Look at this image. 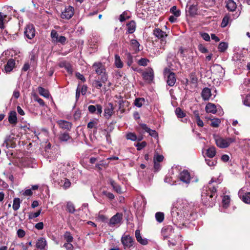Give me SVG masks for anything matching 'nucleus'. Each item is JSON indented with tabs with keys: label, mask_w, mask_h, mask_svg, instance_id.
I'll return each instance as SVG.
<instances>
[{
	"label": "nucleus",
	"mask_w": 250,
	"mask_h": 250,
	"mask_svg": "<svg viewBox=\"0 0 250 250\" xmlns=\"http://www.w3.org/2000/svg\"><path fill=\"white\" fill-rule=\"evenodd\" d=\"M217 197V189L215 187L206 188L202 192V202L205 206L208 207L215 205Z\"/></svg>",
	"instance_id": "nucleus-1"
},
{
	"label": "nucleus",
	"mask_w": 250,
	"mask_h": 250,
	"mask_svg": "<svg viewBox=\"0 0 250 250\" xmlns=\"http://www.w3.org/2000/svg\"><path fill=\"white\" fill-rule=\"evenodd\" d=\"M164 75L167 77V84L169 86H173L176 81L175 74L171 72L169 69L166 68L164 70Z\"/></svg>",
	"instance_id": "nucleus-2"
},
{
	"label": "nucleus",
	"mask_w": 250,
	"mask_h": 250,
	"mask_svg": "<svg viewBox=\"0 0 250 250\" xmlns=\"http://www.w3.org/2000/svg\"><path fill=\"white\" fill-rule=\"evenodd\" d=\"M24 34L25 37L29 39H32L34 38L36 34V30L33 24H29L27 25L25 28Z\"/></svg>",
	"instance_id": "nucleus-3"
},
{
	"label": "nucleus",
	"mask_w": 250,
	"mask_h": 250,
	"mask_svg": "<svg viewBox=\"0 0 250 250\" xmlns=\"http://www.w3.org/2000/svg\"><path fill=\"white\" fill-rule=\"evenodd\" d=\"M17 138L15 137L14 134H11L6 136L4 141V144H5L6 147L8 148H15L16 146Z\"/></svg>",
	"instance_id": "nucleus-4"
},
{
	"label": "nucleus",
	"mask_w": 250,
	"mask_h": 250,
	"mask_svg": "<svg viewBox=\"0 0 250 250\" xmlns=\"http://www.w3.org/2000/svg\"><path fill=\"white\" fill-rule=\"evenodd\" d=\"M143 79L148 83H151L154 77V71L152 68L148 67L146 71L142 73Z\"/></svg>",
	"instance_id": "nucleus-5"
},
{
	"label": "nucleus",
	"mask_w": 250,
	"mask_h": 250,
	"mask_svg": "<svg viewBox=\"0 0 250 250\" xmlns=\"http://www.w3.org/2000/svg\"><path fill=\"white\" fill-rule=\"evenodd\" d=\"M123 219V214L122 213H117L113 215L110 219L108 225L110 227L115 226L116 225L120 224Z\"/></svg>",
	"instance_id": "nucleus-6"
},
{
	"label": "nucleus",
	"mask_w": 250,
	"mask_h": 250,
	"mask_svg": "<svg viewBox=\"0 0 250 250\" xmlns=\"http://www.w3.org/2000/svg\"><path fill=\"white\" fill-rule=\"evenodd\" d=\"M74 9L72 6H69L65 8V10L62 12L61 18L63 19L69 20L72 18L74 13Z\"/></svg>",
	"instance_id": "nucleus-7"
},
{
	"label": "nucleus",
	"mask_w": 250,
	"mask_h": 250,
	"mask_svg": "<svg viewBox=\"0 0 250 250\" xmlns=\"http://www.w3.org/2000/svg\"><path fill=\"white\" fill-rule=\"evenodd\" d=\"M122 244L125 248H129L133 246V239L129 235H124L121 238Z\"/></svg>",
	"instance_id": "nucleus-8"
},
{
	"label": "nucleus",
	"mask_w": 250,
	"mask_h": 250,
	"mask_svg": "<svg viewBox=\"0 0 250 250\" xmlns=\"http://www.w3.org/2000/svg\"><path fill=\"white\" fill-rule=\"evenodd\" d=\"M153 34L157 38L161 40L162 43L163 42H164L165 44L166 43L165 38L167 37V35L165 32L162 31V29L159 28H155L153 30Z\"/></svg>",
	"instance_id": "nucleus-9"
},
{
	"label": "nucleus",
	"mask_w": 250,
	"mask_h": 250,
	"mask_svg": "<svg viewBox=\"0 0 250 250\" xmlns=\"http://www.w3.org/2000/svg\"><path fill=\"white\" fill-rule=\"evenodd\" d=\"M114 108L113 104L111 103H109L105 107L104 109V116L107 119H109L114 113Z\"/></svg>",
	"instance_id": "nucleus-10"
},
{
	"label": "nucleus",
	"mask_w": 250,
	"mask_h": 250,
	"mask_svg": "<svg viewBox=\"0 0 250 250\" xmlns=\"http://www.w3.org/2000/svg\"><path fill=\"white\" fill-rule=\"evenodd\" d=\"M59 127L66 131H70L72 127V124L68 121L60 120L57 122Z\"/></svg>",
	"instance_id": "nucleus-11"
},
{
	"label": "nucleus",
	"mask_w": 250,
	"mask_h": 250,
	"mask_svg": "<svg viewBox=\"0 0 250 250\" xmlns=\"http://www.w3.org/2000/svg\"><path fill=\"white\" fill-rule=\"evenodd\" d=\"M88 110L91 114L96 113L101 115L103 111V107L99 104H97L96 105H90L88 107Z\"/></svg>",
	"instance_id": "nucleus-12"
},
{
	"label": "nucleus",
	"mask_w": 250,
	"mask_h": 250,
	"mask_svg": "<svg viewBox=\"0 0 250 250\" xmlns=\"http://www.w3.org/2000/svg\"><path fill=\"white\" fill-rule=\"evenodd\" d=\"M179 179L181 181L188 184L190 182L191 177L189 172L187 170H184L180 172Z\"/></svg>",
	"instance_id": "nucleus-13"
},
{
	"label": "nucleus",
	"mask_w": 250,
	"mask_h": 250,
	"mask_svg": "<svg viewBox=\"0 0 250 250\" xmlns=\"http://www.w3.org/2000/svg\"><path fill=\"white\" fill-rule=\"evenodd\" d=\"M174 233V229L172 226L168 225L164 227L162 229V234L164 237V239H167L172 234Z\"/></svg>",
	"instance_id": "nucleus-14"
},
{
	"label": "nucleus",
	"mask_w": 250,
	"mask_h": 250,
	"mask_svg": "<svg viewBox=\"0 0 250 250\" xmlns=\"http://www.w3.org/2000/svg\"><path fill=\"white\" fill-rule=\"evenodd\" d=\"M92 67L98 75H101L105 72V67L101 62H95L93 64Z\"/></svg>",
	"instance_id": "nucleus-15"
},
{
	"label": "nucleus",
	"mask_w": 250,
	"mask_h": 250,
	"mask_svg": "<svg viewBox=\"0 0 250 250\" xmlns=\"http://www.w3.org/2000/svg\"><path fill=\"white\" fill-rule=\"evenodd\" d=\"M215 143L217 146L220 148H227L229 146V143L227 142L226 139L221 137H217L215 138Z\"/></svg>",
	"instance_id": "nucleus-16"
},
{
	"label": "nucleus",
	"mask_w": 250,
	"mask_h": 250,
	"mask_svg": "<svg viewBox=\"0 0 250 250\" xmlns=\"http://www.w3.org/2000/svg\"><path fill=\"white\" fill-rule=\"evenodd\" d=\"M8 122L13 125H16L18 123L17 113L15 111H11L8 114Z\"/></svg>",
	"instance_id": "nucleus-17"
},
{
	"label": "nucleus",
	"mask_w": 250,
	"mask_h": 250,
	"mask_svg": "<svg viewBox=\"0 0 250 250\" xmlns=\"http://www.w3.org/2000/svg\"><path fill=\"white\" fill-rule=\"evenodd\" d=\"M198 11V4L197 2L196 3H193L191 5L189 6L188 8V10L187 11L188 12L189 15L191 17H193L195 15H197Z\"/></svg>",
	"instance_id": "nucleus-18"
},
{
	"label": "nucleus",
	"mask_w": 250,
	"mask_h": 250,
	"mask_svg": "<svg viewBox=\"0 0 250 250\" xmlns=\"http://www.w3.org/2000/svg\"><path fill=\"white\" fill-rule=\"evenodd\" d=\"M15 66V61L13 59H10L5 65L4 69L6 73L11 72Z\"/></svg>",
	"instance_id": "nucleus-19"
},
{
	"label": "nucleus",
	"mask_w": 250,
	"mask_h": 250,
	"mask_svg": "<svg viewBox=\"0 0 250 250\" xmlns=\"http://www.w3.org/2000/svg\"><path fill=\"white\" fill-rule=\"evenodd\" d=\"M58 139L60 142H67L69 140H71V142L73 141V139L67 132H60Z\"/></svg>",
	"instance_id": "nucleus-20"
},
{
	"label": "nucleus",
	"mask_w": 250,
	"mask_h": 250,
	"mask_svg": "<svg viewBox=\"0 0 250 250\" xmlns=\"http://www.w3.org/2000/svg\"><path fill=\"white\" fill-rule=\"evenodd\" d=\"M127 30L126 33L132 34L136 30V25L134 21L132 20L126 24Z\"/></svg>",
	"instance_id": "nucleus-21"
},
{
	"label": "nucleus",
	"mask_w": 250,
	"mask_h": 250,
	"mask_svg": "<svg viewBox=\"0 0 250 250\" xmlns=\"http://www.w3.org/2000/svg\"><path fill=\"white\" fill-rule=\"evenodd\" d=\"M239 196L244 203L250 204V192H246L243 194L239 193Z\"/></svg>",
	"instance_id": "nucleus-22"
},
{
	"label": "nucleus",
	"mask_w": 250,
	"mask_h": 250,
	"mask_svg": "<svg viewBox=\"0 0 250 250\" xmlns=\"http://www.w3.org/2000/svg\"><path fill=\"white\" fill-rule=\"evenodd\" d=\"M135 234L137 241L141 244L146 245L148 244V241L146 239H143L142 238L140 231L139 229L136 230Z\"/></svg>",
	"instance_id": "nucleus-23"
},
{
	"label": "nucleus",
	"mask_w": 250,
	"mask_h": 250,
	"mask_svg": "<svg viewBox=\"0 0 250 250\" xmlns=\"http://www.w3.org/2000/svg\"><path fill=\"white\" fill-rule=\"evenodd\" d=\"M226 7L229 11L234 12L236 9L237 5L233 0H228L226 1Z\"/></svg>",
	"instance_id": "nucleus-24"
},
{
	"label": "nucleus",
	"mask_w": 250,
	"mask_h": 250,
	"mask_svg": "<svg viewBox=\"0 0 250 250\" xmlns=\"http://www.w3.org/2000/svg\"><path fill=\"white\" fill-rule=\"evenodd\" d=\"M202 97L204 100H208L211 97V90L208 87L204 88L201 93Z\"/></svg>",
	"instance_id": "nucleus-25"
},
{
	"label": "nucleus",
	"mask_w": 250,
	"mask_h": 250,
	"mask_svg": "<svg viewBox=\"0 0 250 250\" xmlns=\"http://www.w3.org/2000/svg\"><path fill=\"white\" fill-rule=\"evenodd\" d=\"M206 111L208 113L215 114L216 112V106L212 103H209L206 106Z\"/></svg>",
	"instance_id": "nucleus-26"
},
{
	"label": "nucleus",
	"mask_w": 250,
	"mask_h": 250,
	"mask_svg": "<svg viewBox=\"0 0 250 250\" xmlns=\"http://www.w3.org/2000/svg\"><path fill=\"white\" fill-rule=\"evenodd\" d=\"M46 245V241L44 238H40L36 243V247L40 250L44 249Z\"/></svg>",
	"instance_id": "nucleus-27"
},
{
	"label": "nucleus",
	"mask_w": 250,
	"mask_h": 250,
	"mask_svg": "<svg viewBox=\"0 0 250 250\" xmlns=\"http://www.w3.org/2000/svg\"><path fill=\"white\" fill-rule=\"evenodd\" d=\"M130 45L135 53H138L140 51L139 48L140 44L136 40L132 39L130 41Z\"/></svg>",
	"instance_id": "nucleus-28"
},
{
	"label": "nucleus",
	"mask_w": 250,
	"mask_h": 250,
	"mask_svg": "<svg viewBox=\"0 0 250 250\" xmlns=\"http://www.w3.org/2000/svg\"><path fill=\"white\" fill-rule=\"evenodd\" d=\"M38 89L39 93L40 94V95L46 98H49L50 94L49 91L47 89H46L41 86H39Z\"/></svg>",
	"instance_id": "nucleus-29"
},
{
	"label": "nucleus",
	"mask_w": 250,
	"mask_h": 250,
	"mask_svg": "<svg viewBox=\"0 0 250 250\" xmlns=\"http://www.w3.org/2000/svg\"><path fill=\"white\" fill-rule=\"evenodd\" d=\"M216 153L215 147L214 146H211L207 149L206 154L208 157L212 158L215 156Z\"/></svg>",
	"instance_id": "nucleus-30"
},
{
	"label": "nucleus",
	"mask_w": 250,
	"mask_h": 250,
	"mask_svg": "<svg viewBox=\"0 0 250 250\" xmlns=\"http://www.w3.org/2000/svg\"><path fill=\"white\" fill-rule=\"evenodd\" d=\"M230 20V15L228 14H226L224 18L222 19L221 23V26L223 28L226 27L229 21Z\"/></svg>",
	"instance_id": "nucleus-31"
},
{
	"label": "nucleus",
	"mask_w": 250,
	"mask_h": 250,
	"mask_svg": "<svg viewBox=\"0 0 250 250\" xmlns=\"http://www.w3.org/2000/svg\"><path fill=\"white\" fill-rule=\"evenodd\" d=\"M66 210L70 213H74L75 211V206L71 202H68L66 203Z\"/></svg>",
	"instance_id": "nucleus-32"
},
{
	"label": "nucleus",
	"mask_w": 250,
	"mask_h": 250,
	"mask_svg": "<svg viewBox=\"0 0 250 250\" xmlns=\"http://www.w3.org/2000/svg\"><path fill=\"white\" fill-rule=\"evenodd\" d=\"M194 115H195L197 125L200 127L203 126L204 123L202 121V120L200 119L199 112L197 110L194 111Z\"/></svg>",
	"instance_id": "nucleus-33"
},
{
	"label": "nucleus",
	"mask_w": 250,
	"mask_h": 250,
	"mask_svg": "<svg viewBox=\"0 0 250 250\" xmlns=\"http://www.w3.org/2000/svg\"><path fill=\"white\" fill-rule=\"evenodd\" d=\"M175 114L179 118H183L186 116V113L180 107H177L175 110Z\"/></svg>",
	"instance_id": "nucleus-34"
},
{
	"label": "nucleus",
	"mask_w": 250,
	"mask_h": 250,
	"mask_svg": "<svg viewBox=\"0 0 250 250\" xmlns=\"http://www.w3.org/2000/svg\"><path fill=\"white\" fill-rule=\"evenodd\" d=\"M111 185L113 187L114 190L116 191L118 193H122L123 192L121 190V186L115 182L114 181H111L110 182Z\"/></svg>",
	"instance_id": "nucleus-35"
},
{
	"label": "nucleus",
	"mask_w": 250,
	"mask_h": 250,
	"mask_svg": "<svg viewBox=\"0 0 250 250\" xmlns=\"http://www.w3.org/2000/svg\"><path fill=\"white\" fill-rule=\"evenodd\" d=\"M125 55V59L126 60L127 65L128 66H130L133 62L132 56L129 52H126Z\"/></svg>",
	"instance_id": "nucleus-36"
},
{
	"label": "nucleus",
	"mask_w": 250,
	"mask_h": 250,
	"mask_svg": "<svg viewBox=\"0 0 250 250\" xmlns=\"http://www.w3.org/2000/svg\"><path fill=\"white\" fill-rule=\"evenodd\" d=\"M21 201L19 198H15L13 200V209L17 210L20 207Z\"/></svg>",
	"instance_id": "nucleus-37"
},
{
	"label": "nucleus",
	"mask_w": 250,
	"mask_h": 250,
	"mask_svg": "<svg viewBox=\"0 0 250 250\" xmlns=\"http://www.w3.org/2000/svg\"><path fill=\"white\" fill-rule=\"evenodd\" d=\"M115 64L116 67L121 68L123 67V63L122 62L120 56L118 55H115Z\"/></svg>",
	"instance_id": "nucleus-38"
},
{
	"label": "nucleus",
	"mask_w": 250,
	"mask_h": 250,
	"mask_svg": "<svg viewBox=\"0 0 250 250\" xmlns=\"http://www.w3.org/2000/svg\"><path fill=\"white\" fill-rule=\"evenodd\" d=\"M145 101V100L144 98H137L135 99L134 104L138 107H141Z\"/></svg>",
	"instance_id": "nucleus-39"
},
{
	"label": "nucleus",
	"mask_w": 250,
	"mask_h": 250,
	"mask_svg": "<svg viewBox=\"0 0 250 250\" xmlns=\"http://www.w3.org/2000/svg\"><path fill=\"white\" fill-rule=\"evenodd\" d=\"M63 237L64 239L68 243L72 242L74 239L73 237L72 236L70 232L67 231L64 233Z\"/></svg>",
	"instance_id": "nucleus-40"
},
{
	"label": "nucleus",
	"mask_w": 250,
	"mask_h": 250,
	"mask_svg": "<svg viewBox=\"0 0 250 250\" xmlns=\"http://www.w3.org/2000/svg\"><path fill=\"white\" fill-rule=\"evenodd\" d=\"M125 104H126L127 105L128 104V102L126 101H124L123 100H121L119 101V109L121 111V113H124L125 111Z\"/></svg>",
	"instance_id": "nucleus-41"
},
{
	"label": "nucleus",
	"mask_w": 250,
	"mask_h": 250,
	"mask_svg": "<svg viewBox=\"0 0 250 250\" xmlns=\"http://www.w3.org/2000/svg\"><path fill=\"white\" fill-rule=\"evenodd\" d=\"M228 47V44L226 42H221L218 46V49L219 51L224 52L227 49Z\"/></svg>",
	"instance_id": "nucleus-42"
},
{
	"label": "nucleus",
	"mask_w": 250,
	"mask_h": 250,
	"mask_svg": "<svg viewBox=\"0 0 250 250\" xmlns=\"http://www.w3.org/2000/svg\"><path fill=\"white\" fill-rule=\"evenodd\" d=\"M170 12L176 17H178L180 16L181 11L180 10L177 9L176 6H172L170 9Z\"/></svg>",
	"instance_id": "nucleus-43"
},
{
	"label": "nucleus",
	"mask_w": 250,
	"mask_h": 250,
	"mask_svg": "<svg viewBox=\"0 0 250 250\" xmlns=\"http://www.w3.org/2000/svg\"><path fill=\"white\" fill-rule=\"evenodd\" d=\"M155 218L158 222L161 223L164 219V213L162 212H157L155 214Z\"/></svg>",
	"instance_id": "nucleus-44"
},
{
	"label": "nucleus",
	"mask_w": 250,
	"mask_h": 250,
	"mask_svg": "<svg viewBox=\"0 0 250 250\" xmlns=\"http://www.w3.org/2000/svg\"><path fill=\"white\" fill-rule=\"evenodd\" d=\"M221 123V121L218 118H213L211 119L210 125L213 127H218Z\"/></svg>",
	"instance_id": "nucleus-45"
},
{
	"label": "nucleus",
	"mask_w": 250,
	"mask_h": 250,
	"mask_svg": "<svg viewBox=\"0 0 250 250\" xmlns=\"http://www.w3.org/2000/svg\"><path fill=\"white\" fill-rule=\"evenodd\" d=\"M61 183V184H63L62 186L64 189L69 188L71 185L70 181L67 178H64L63 180H62Z\"/></svg>",
	"instance_id": "nucleus-46"
},
{
	"label": "nucleus",
	"mask_w": 250,
	"mask_h": 250,
	"mask_svg": "<svg viewBox=\"0 0 250 250\" xmlns=\"http://www.w3.org/2000/svg\"><path fill=\"white\" fill-rule=\"evenodd\" d=\"M126 138L132 141H135L137 139V137L134 133L129 132L126 135Z\"/></svg>",
	"instance_id": "nucleus-47"
},
{
	"label": "nucleus",
	"mask_w": 250,
	"mask_h": 250,
	"mask_svg": "<svg viewBox=\"0 0 250 250\" xmlns=\"http://www.w3.org/2000/svg\"><path fill=\"white\" fill-rule=\"evenodd\" d=\"M50 37L52 39V42H56L57 40L59 38V35L55 30H52L51 31Z\"/></svg>",
	"instance_id": "nucleus-48"
},
{
	"label": "nucleus",
	"mask_w": 250,
	"mask_h": 250,
	"mask_svg": "<svg viewBox=\"0 0 250 250\" xmlns=\"http://www.w3.org/2000/svg\"><path fill=\"white\" fill-rule=\"evenodd\" d=\"M230 197L229 195L224 196L222 200V203L223 204L224 207H227L229 206L230 203Z\"/></svg>",
	"instance_id": "nucleus-49"
},
{
	"label": "nucleus",
	"mask_w": 250,
	"mask_h": 250,
	"mask_svg": "<svg viewBox=\"0 0 250 250\" xmlns=\"http://www.w3.org/2000/svg\"><path fill=\"white\" fill-rule=\"evenodd\" d=\"M149 62L148 59L146 58H141L138 61V65L140 66H146L147 65L148 62Z\"/></svg>",
	"instance_id": "nucleus-50"
},
{
	"label": "nucleus",
	"mask_w": 250,
	"mask_h": 250,
	"mask_svg": "<svg viewBox=\"0 0 250 250\" xmlns=\"http://www.w3.org/2000/svg\"><path fill=\"white\" fill-rule=\"evenodd\" d=\"M33 97L34 100L35 101H37L41 106H44L45 105V103L44 102L43 100L40 98L37 94H34Z\"/></svg>",
	"instance_id": "nucleus-51"
},
{
	"label": "nucleus",
	"mask_w": 250,
	"mask_h": 250,
	"mask_svg": "<svg viewBox=\"0 0 250 250\" xmlns=\"http://www.w3.org/2000/svg\"><path fill=\"white\" fill-rule=\"evenodd\" d=\"M147 143L146 141L142 142L141 143H137L135 146L137 147V150H141L143 148L146 146Z\"/></svg>",
	"instance_id": "nucleus-52"
},
{
	"label": "nucleus",
	"mask_w": 250,
	"mask_h": 250,
	"mask_svg": "<svg viewBox=\"0 0 250 250\" xmlns=\"http://www.w3.org/2000/svg\"><path fill=\"white\" fill-rule=\"evenodd\" d=\"M41 213V209H39L36 212H31L29 214V219H33L38 217Z\"/></svg>",
	"instance_id": "nucleus-53"
},
{
	"label": "nucleus",
	"mask_w": 250,
	"mask_h": 250,
	"mask_svg": "<svg viewBox=\"0 0 250 250\" xmlns=\"http://www.w3.org/2000/svg\"><path fill=\"white\" fill-rule=\"evenodd\" d=\"M102 194L104 195H105L110 200H113L115 198V196L113 193L108 192L106 190L102 191Z\"/></svg>",
	"instance_id": "nucleus-54"
},
{
	"label": "nucleus",
	"mask_w": 250,
	"mask_h": 250,
	"mask_svg": "<svg viewBox=\"0 0 250 250\" xmlns=\"http://www.w3.org/2000/svg\"><path fill=\"white\" fill-rule=\"evenodd\" d=\"M190 82L193 84H196L198 82V78L194 73H192L189 75Z\"/></svg>",
	"instance_id": "nucleus-55"
},
{
	"label": "nucleus",
	"mask_w": 250,
	"mask_h": 250,
	"mask_svg": "<svg viewBox=\"0 0 250 250\" xmlns=\"http://www.w3.org/2000/svg\"><path fill=\"white\" fill-rule=\"evenodd\" d=\"M164 157L162 155H159L158 154H155L154 156L153 160L154 162H157L158 163H160L163 162L164 160Z\"/></svg>",
	"instance_id": "nucleus-56"
},
{
	"label": "nucleus",
	"mask_w": 250,
	"mask_h": 250,
	"mask_svg": "<svg viewBox=\"0 0 250 250\" xmlns=\"http://www.w3.org/2000/svg\"><path fill=\"white\" fill-rule=\"evenodd\" d=\"M97 125V122L96 121L92 120L88 123L87 128H90V129L95 128L96 129Z\"/></svg>",
	"instance_id": "nucleus-57"
},
{
	"label": "nucleus",
	"mask_w": 250,
	"mask_h": 250,
	"mask_svg": "<svg viewBox=\"0 0 250 250\" xmlns=\"http://www.w3.org/2000/svg\"><path fill=\"white\" fill-rule=\"evenodd\" d=\"M198 50L202 53L208 52V49L202 44H199L198 46Z\"/></svg>",
	"instance_id": "nucleus-58"
},
{
	"label": "nucleus",
	"mask_w": 250,
	"mask_h": 250,
	"mask_svg": "<svg viewBox=\"0 0 250 250\" xmlns=\"http://www.w3.org/2000/svg\"><path fill=\"white\" fill-rule=\"evenodd\" d=\"M93 85L96 88L98 89H100L103 86L101 82L99 80H94L93 83Z\"/></svg>",
	"instance_id": "nucleus-59"
},
{
	"label": "nucleus",
	"mask_w": 250,
	"mask_h": 250,
	"mask_svg": "<svg viewBox=\"0 0 250 250\" xmlns=\"http://www.w3.org/2000/svg\"><path fill=\"white\" fill-rule=\"evenodd\" d=\"M64 68L66 70V71L69 74L71 75L73 74V70L72 66L69 62H68Z\"/></svg>",
	"instance_id": "nucleus-60"
},
{
	"label": "nucleus",
	"mask_w": 250,
	"mask_h": 250,
	"mask_svg": "<svg viewBox=\"0 0 250 250\" xmlns=\"http://www.w3.org/2000/svg\"><path fill=\"white\" fill-rule=\"evenodd\" d=\"M66 41V38L64 36H61L59 37L56 42H60L62 44H64Z\"/></svg>",
	"instance_id": "nucleus-61"
},
{
	"label": "nucleus",
	"mask_w": 250,
	"mask_h": 250,
	"mask_svg": "<svg viewBox=\"0 0 250 250\" xmlns=\"http://www.w3.org/2000/svg\"><path fill=\"white\" fill-rule=\"evenodd\" d=\"M205 161H206V162L208 166H209V167L214 166L217 164V161H214V160H211V159H206Z\"/></svg>",
	"instance_id": "nucleus-62"
},
{
	"label": "nucleus",
	"mask_w": 250,
	"mask_h": 250,
	"mask_svg": "<svg viewBox=\"0 0 250 250\" xmlns=\"http://www.w3.org/2000/svg\"><path fill=\"white\" fill-rule=\"evenodd\" d=\"M81 117V111L80 109H77L75 111L74 114V118L75 120H78L80 119Z\"/></svg>",
	"instance_id": "nucleus-63"
},
{
	"label": "nucleus",
	"mask_w": 250,
	"mask_h": 250,
	"mask_svg": "<svg viewBox=\"0 0 250 250\" xmlns=\"http://www.w3.org/2000/svg\"><path fill=\"white\" fill-rule=\"evenodd\" d=\"M244 104L250 106V95H247L244 100Z\"/></svg>",
	"instance_id": "nucleus-64"
}]
</instances>
